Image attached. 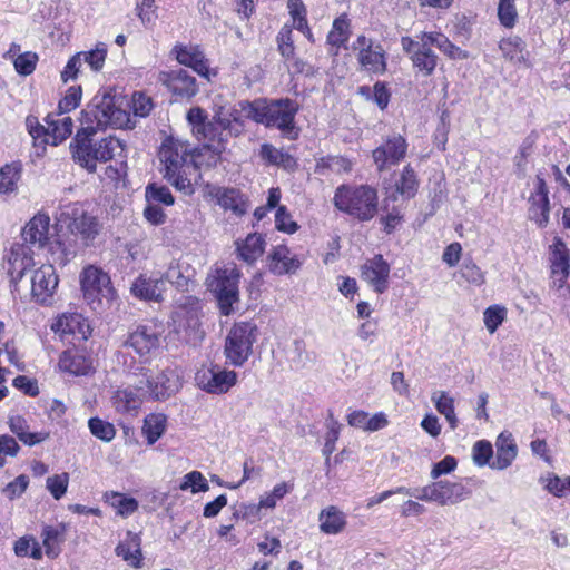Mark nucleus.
<instances>
[{
	"label": "nucleus",
	"instance_id": "f257e3e1",
	"mask_svg": "<svg viewBox=\"0 0 570 570\" xmlns=\"http://www.w3.org/2000/svg\"><path fill=\"white\" fill-rule=\"evenodd\" d=\"M198 150L190 144L174 137L166 138L159 149V159L164 166V178L178 191L193 195L195 187L190 176L203 164Z\"/></svg>",
	"mask_w": 570,
	"mask_h": 570
},
{
	"label": "nucleus",
	"instance_id": "f03ea898",
	"mask_svg": "<svg viewBox=\"0 0 570 570\" xmlns=\"http://www.w3.org/2000/svg\"><path fill=\"white\" fill-rule=\"evenodd\" d=\"M51 218L46 212L35 214L21 228V239L39 249H46L53 263L66 265L75 255V252L60 239L58 235H51Z\"/></svg>",
	"mask_w": 570,
	"mask_h": 570
},
{
	"label": "nucleus",
	"instance_id": "7ed1b4c3",
	"mask_svg": "<svg viewBox=\"0 0 570 570\" xmlns=\"http://www.w3.org/2000/svg\"><path fill=\"white\" fill-rule=\"evenodd\" d=\"M55 219L57 228L66 230L85 246L92 245L102 228L98 217L80 202L61 205Z\"/></svg>",
	"mask_w": 570,
	"mask_h": 570
},
{
	"label": "nucleus",
	"instance_id": "20e7f679",
	"mask_svg": "<svg viewBox=\"0 0 570 570\" xmlns=\"http://www.w3.org/2000/svg\"><path fill=\"white\" fill-rule=\"evenodd\" d=\"M333 204L340 212L360 222H368L377 214V190L370 185L344 184L335 189Z\"/></svg>",
	"mask_w": 570,
	"mask_h": 570
},
{
	"label": "nucleus",
	"instance_id": "39448f33",
	"mask_svg": "<svg viewBox=\"0 0 570 570\" xmlns=\"http://www.w3.org/2000/svg\"><path fill=\"white\" fill-rule=\"evenodd\" d=\"M252 114V120L265 127L277 128L284 135L291 136L295 129V116L298 112V104L289 98L284 99H256L254 106H247Z\"/></svg>",
	"mask_w": 570,
	"mask_h": 570
},
{
	"label": "nucleus",
	"instance_id": "423d86ee",
	"mask_svg": "<svg viewBox=\"0 0 570 570\" xmlns=\"http://www.w3.org/2000/svg\"><path fill=\"white\" fill-rule=\"evenodd\" d=\"M186 118L191 127L194 136L198 140L206 142L200 149H198L199 155L203 156L208 154L207 165H216L220 154L226 148L228 134H225L226 130H223L214 118L209 120L206 110L200 107L190 108Z\"/></svg>",
	"mask_w": 570,
	"mask_h": 570
},
{
	"label": "nucleus",
	"instance_id": "0eeeda50",
	"mask_svg": "<svg viewBox=\"0 0 570 570\" xmlns=\"http://www.w3.org/2000/svg\"><path fill=\"white\" fill-rule=\"evenodd\" d=\"M129 121V115L116 105L115 97L104 94L95 96L82 110L81 124L88 135H95L106 127L121 128Z\"/></svg>",
	"mask_w": 570,
	"mask_h": 570
},
{
	"label": "nucleus",
	"instance_id": "6e6552de",
	"mask_svg": "<svg viewBox=\"0 0 570 570\" xmlns=\"http://www.w3.org/2000/svg\"><path fill=\"white\" fill-rule=\"evenodd\" d=\"M46 126L38 121L35 116L26 118V127L29 135L35 141V146H39L42 151L46 145L58 146L68 139L73 130V120L69 115L58 110L50 112L45 118Z\"/></svg>",
	"mask_w": 570,
	"mask_h": 570
},
{
	"label": "nucleus",
	"instance_id": "1a4fd4ad",
	"mask_svg": "<svg viewBox=\"0 0 570 570\" xmlns=\"http://www.w3.org/2000/svg\"><path fill=\"white\" fill-rule=\"evenodd\" d=\"M200 301L195 296H180L176 299L171 315V326L179 338L196 345L204 337L200 324Z\"/></svg>",
	"mask_w": 570,
	"mask_h": 570
},
{
	"label": "nucleus",
	"instance_id": "9d476101",
	"mask_svg": "<svg viewBox=\"0 0 570 570\" xmlns=\"http://www.w3.org/2000/svg\"><path fill=\"white\" fill-rule=\"evenodd\" d=\"M240 272L233 263L216 267L207 277V285L215 294L220 313L229 315L238 301Z\"/></svg>",
	"mask_w": 570,
	"mask_h": 570
},
{
	"label": "nucleus",
	"instance_id": "9b49d317",
	"mask_svg": "<svg viewBox=\"0 0 570 570\" xmlns=\"http://www.w3.org/2000/svg\"><path fill=\"white\" fill-rule=\"evenodd\" d=\"M549 287L559 297L570 296V249L560 238L554 237L548 247Z\"/></svg>",
	"mask_w": 570,
	"mask_h": 570
},
{
	"label": "nucleus",
	"instance_id": "f8f14e48",
	"mask_svg": "<svg viewBox=\"0 0 570 570\" xmlns=\"http://www.w3.org/2000/svg\"><path fill=\"white\" fill-rule=\"evenodd\" d=\"M258 328L252 322L235 323L229 330L224 346L227 362L236 367L243 366L253 353Z\"/></svg>",
	"mask_w": 570,
	"mask_h": 570
},
{
	"label": "nucleus",
	"instance_id": "ddd939ff",
	"mask_svg": "<svg viewBox=\"0 0 570 570\" xmlns=\"http://www.w3.org/2000/svg\"><path fill=\"white\" fill-rule=\"evenodd\" d=\"M79 281L83 298L92 308L102 305L104 301L110 302L115 298L116 292L110 276L101 267L86 266L80 273Z\"/></svg>",
	"mask_w": 570,
	"mask_h": 570
},
{
	"label": "nucleus",
	"instance_id": "4468645a",
	"mask_svg": "<svg viewBox=\"0 0 570 570\" xmlns=\"http://www.w3.org/2000/svg\"><path fill=\"white\" fill-rule=\"evenodd\" d=\"M139 390L146 402H164L174 396L181 387L179 375L169 367L155 374H144Z\"/></svg>",
	"mask_w": 570,
	"mask_h": 570
},
{
	"label": "nucleus",
	"instance_id": "2eb2a0df",
	"mask_svg": "<svg viewBox=\"0 0 570 570\" xmlns=\"http://www.w3.org/2000/svg\"><path fill=\"white\" fill-rule=\"evenodd\" d=\"M238 381V375L233 370H227L219 364H204L195 374L197 387L208 394L222 395L228 393Z\"/></svg>",
	"mask_w": 570,
	"mask_h": 570
},
{
	"label": "nucleus",
	"instance_id": "dca6fc26",
	"mask_svg": "<svg viewBox=\"0 0 570 570\" xmlns=\"http://www.w3.org/2000/svg\"><path fill=\"white\" fill-rule=\"evenodd\" d=\"M426 35H429V32L417 35L416 40L411 37H402L401 45L402 49L410 55L414 68L424 76H430L436 67L438 56L431 49L433 42H429L425 39Z\"/></svg>",
	"mask_w": 570,
	"mask_h": 570
},
{
	"label": "nucleus",
	"instance_id": "f3484780",
	"mask_svg": "<svg viewBox=\"0 0 570 570\" xmlns=\"http://www.w3.org/2000/svg\"><path fill=\"white\" fill-rule=\"evenodd\" d=\"M161 345V331L155 324H145L137 326L127 337L126 347H130L141 358L147 362L157 353Z\"/></svg>",
	"mask_w": 570,
	"mask_h": 570
},
{
	"label": "nucleus",
	"instance_id": "a211bd4d",
	"mask_svg": "<svg viewBox=\"0 0 570 570\" xmlns=\"http://www.w3.org/2000/svg\"><path fill=\"white\" fill-rule=\"evenodd\" d=\"M528 215L539 228H546L550 220L551 204L549 187L542 173H538L533 180V189L528 198Z\"/></svg>",
	"mask_w": 570,
	"mask_h": 570
},
{
	"label": "nucleus",
	"instance_id": "6ab92c4d",
	"mask_svg": "<svg viewBox=\"0 0 570 570\" xmlns=\"http://www.w3.org/2000/svg\"><path fill=\"white\" fill-rule=\"evenodd\" d=\"M58 284L59 278L53 264H42L31 275L32 299L41 305H51Z\"/></svg>",
	"mask_w": 570,
	"mask_h": 570
},
{
	"label": "nucleus",
	"instance_id": "aec40b11",
	"mask_svg": "<svg viewBox=\"0 0 570 570\" xmlns=\"http://www.w3.org/2000/svg\"><path fill=\"white\" fill-rule=\"evenodd\" d=\"M354 48L358 50L357 59L363 69L374 75L385 72L386 57L381 45H374L372 39L358 36Z\"/></svg>",
	"mask_w": 570,
	"mask_h": 570
},
{
	"label": "nucleus",
	"instance_id": "412c9836",
	"mask_svg": "<svg viewBox=\"0 0 570 570\" xmlns=\"http://www.w3.org/2000/svg\"><path fill=\"white\" fill-rule=\"evenodd\" d=\"M247 106H254V101L243 100L229 109L219 107L214 110V120L229 136H238L244 129L245 120H252V114L247 111Z\"/></svg>",
	"mask_w": 570,
	"mask_h": 570
},
{
	"label": "nucleus",
	"instance_id": "4be33fe9",
	"mask_svg": "<svg viewBox=\"0 0 570 570\" xmlns=\"http://www.w3.org/2000/svg\"><path fill=\"white\" fill-rule=\"evenodd\" d=\"M406 150V139L401 135H392L384 144L373 150L372 156L377 169L382 171L404 159Z\"/></svg>",
	"mask_w": 570,
	"mask_h": 570
},
{
	"label": "nucleus",
	"instance_id": "5701e85b",
	"mask_svg": "<svg viewBox=\"0 0 570 570\" xmlns=\"http://www.w3.org/2000/svg\"><path fill=\"white\" fill-rule=\"evenodd\" d=\"M303 265L298 255L286 245H276L271 248L266 257L268 271L277 276L295 274Z\"/></svg>",
	"mask_w": 570,
	"mask_h": 570
},
{
	"label": "nucleus",
	"instance_id": "b1692460",
	"mask_svg": "<svg viewBox=\"0 0 570 570\" xmlns=\"http://www.w3.org/2000/svg\"><path fill=\"white\" fill-rule=\"evenodd\" d=\"M391 266L382 255H375L361 266V277L375 293L382 294L389 288Z\"/></svg>",
	"mask_w": 570,
	"mask_h": 570
},
{
	"label": "nucleus",
	"instance_id": "393cba45",
	"mask_svg": "<svg viewBox=\"0 0 570 570\" xmlns=\"http://www.w3.org/2000/svg\"><path fill=\"white\" fill-rule=\"evenodd\" d=\"M171 52L180 65L191 68L200 77L209 80L212 76H216V72L210 70L209 62L199 46L179 43L173 48Z\"/></svg>",
	"mask_w": 570,
	"mask_h": 570
},
{
	"label": "nucleus",
	"instance_id": "a878e982",
	"mask_svg": "<svg viewBox=\"0 0 570 570\" xmlns=\"http://www.w3.org/2000/svg\"><path fill=\"white\" fill-rule=\"evenodd\" d=\"M144 402L146 401L139 385L117 387L110 396L111 406L121 415L136 416Z\"/></svg>",
	"mask_w": 570,
	"mask_h": 570
},
{
	"label": "nucleus",
	"instance_id": "bb28decb",
	"mask_svg": "<svg viewBox=\"0 0 570 570\" xmlns=\"http://www.w3.org/2000/svg\"><path fill=\"white\" fill-rule=\"evenodd\" d=\"M61 372L75 376H88L96 372L94 358L79 350H67L62 352L58 362Z\"/></svg>",
	"mask_w": 570,
	"mask_h": 570
},
{
	"label": "nucleus",
	"instance_id": "cd10ccee",
	"mask_svg": "<svg viewBox=\"0 0 570 570\" xmlns=\"http://www.w3.org/2000/svg\"><path fill=\"white\" fill-rule=\"evenodd\" d=\"M204 196L225 210H232L237 215H243L246 212V204L237 189L207 184L204 188Z\"/></svg>",
	"mask_w": 570,
	"mask_h": 570
},
{
	"label": "nucleus",
	"instance_id": "c85d7f7f",
	"mask_svg": "<svg viewBox=\"0 0 570 570\" xmlns=\"http://www.w3.org/2000/svg\"><path fill=\"white\" fill-rule=\"evenodd\" d=\"M160 80L177 97L189 99L198 92L196 79L184 69L163 72Z\"/></svg>",
	"mask_w": 570,
	"mask_h": 570
},
{
	"label": "nucleus",
	"instance_id": "c756f323",
	"mask_svg": "<svg viewBox=\"0 0 570 570\" xmlns=\"http://www.w3.org/2000/svg\"><path fill=\"white\" fill-rule=\"evenodd\" d=\"M51 330L60 335H72L86 341L91 335L88 321L79 313H63L51 324Z\"/></svg>",
	"mask_w": 570,
	"mask_h": 570
},
{
	"label": "nucleus",
	"instance_id": "7c9ffc66",
	"mask_svg": "<svg viewBox=\"0 0 570 570\" xmlns=\"http://www.w3.org/2000/svg\"><path fill=\"white\" fill-rule=\"evenodd\" d=\"M72 159L89 173L97 170L99 158L95 157L96 141L78 134L70 144Z\"/></svg>",
	"mask_w": 570,
	"mask_h": 570
},
{
	"label": "nucleus",
	"instance_id": "2f4dec72",
	"mask_svg": "<svg viewBox=\"0 0 570 570\" xmlns=\"http://www.w3.org/2000/svg\"><path fill=\"white\" fill-rule=\"evenodd\" d=\"M30 244L24 242L12 244L7 259L9 264V272L11 275L16 273V278L21 279L24 272L33 266V250Z\"/></svg>",
	"mask_w": 570,
	"mask_h": 570
},
{
	"label": "nucleus",
	"instance_id": "473e14b6",
	"mask_svg": "<svg viewBox=\"0 0 570 570\" xmlns=\"http://www.w3.org/2000/svg\"><path fill=\"white\" fill-rule=\"evenodd\" d=\"M165 291V281L161 276L140 275L131 285L134 296L145 299L158 302L161 299Z\"/></svg>",
	"mask_w": 570,
	"mask_h": 570
},
{
	"label": "nucleus",
	"instance_id": "72a5a7b5",
	"mask_svg": "<svg viewBox=\"0 0 570 570\" xmlns=\"http://www.w3.org/2000/svg\"><path fill=\"white\" fill-rule=\"evenodd\" d=\"M236 252L239 259L247 264H254L265 252V238L262 234L252 233L244 239L235 242Z\"/></svg>",
	"mask_w": 570,
	"mask_h": 570
},
{
	"label": "nucleus",
	"instance_id": "f704fd0d",
	"mask_svg": "<svg viewBox=\"0 0 570 570\" xmlns=\"http://www.w3.org/2000/svg\"><path fill=\"white\" fill-rule=\"evenodd\" d=\"M115 552L129 566L139 569L142 566L141 538L139 534L128 531L122 541L118 543Z\"/></svg>",
	"mask_w": 570,
	"mask_h": 570
},
{
	"label": "nucleus",
	"instance_id": "c9c22d12",
	"mask_svg": "<svg viewBox=\"0 0 570 570\" xmlns=\"http://www.w3.org/2000/svg\"><path fill=\"white\" fill-rule=\"evenodd\" d=\"M165 278L177 288L190 291L195 287V269L183 261H174L169 264Z\"/></svg>",
	"mask_w": 570,
	"mask_h": 570
},
{
	"label": "nucleus",
	"instance_id": "e433bc0d",
	"mask_svg": "<svg viewBox=\"0 0 570 570\" xmlns=\"http://www.w3.org/2000/svg\"><path fill=\"white\" fill-rule=\"evenodd\" d=\"M320 531L324 534L335 535L344 531L347 525L346 514L336 505H328L318 514Z\"/></svg>",
	"mask_w": 570,
	"mask_h": 570
},
{
	"label": "nucleus",
	"instance_id": "4c0bfd02",
	"mask_svg": "<svg viewBox=\"0 0 570 570\" xmlns=\"http://www.w3.org/2000/svg\"><path fill=\"white\" fill-rule=\"evenodd\" d=\"M10 431L26 445L33 446L46 441L48 431L30 432L27 420L21 415H11L8 420Z\"/></svg>",
	"mask_w": 570,
	"mask_h": 570
},
{
	"label": "nucleus",
	"instance_id": "58836bf2",
	"mask_svg": "<svg viewBox=\"0 0 570 570\" xmlns=\"http://www.w3.org/2000/svg\"><path fill=\"white\" fill-rule=\"evenodd\" d=\"M96 158H99L100 163H107L116 159L119 163L125 164L126 159V145L122 140L109 136L100 140H96Z\"/></svg>",
	"mask_w": 570,
	"mask_h": 570
},
{
	"label": "nucleus",
	"instance_id": "ea45409f",
	"mask_svg": "<svg viewBox=\"0 0 570 570\" xmlns=\"http://www.w3.org/2000/svg\"><path fill=\"white\" fill-rule=\"evenodd\" d=\"M465 497V489L461 483L448 481L434 482V503L440 505L455 504Z\"/></svg>",
	"mask_w": 570,
	"mask_h": 570
},
{
	"label": "nucleus",
	"instance_id": "a19ab883",
	"mask_svg": "<svg viewBox=\"0 0 570 570\" xmlns=\"http://www.w3.org/2000/svg\"><path fill=\"white\" fill-rule=\"evenodd\" d=\"M168 417L165 413L154 412L145 416L141 432L148 444H155L166 432Z\"/></svg>",
	"mask_w": 570,
	"mask_h": 570
},
{
	"label": "nucleus",
	"instance_id": "79ce46f5",
	"mask_svg": "<svg viewBox=\"0 0 570 570\" xmlns=\"http://www.w3.org/2000/svg\"><path fill=\"white\" fill-rule=\"evenodd\" d=\"M102 500L115 510L117 515L121 518H128L134 514L139 507V503L135 498L117 491H106L102 495Z\"/></svg>",
	"mask_w": 570,
	"mask_h": 570
},
{
	"label": "nucleus",
	"instance_id": "37998d69",
	"mask_svg": "<svg viewBox=\"0 0 570 570\" xmlns=\"http://www.w3.org/2000/svg\"><path fill=\"white\" fill-rule=\"evenodd\" d=\"M501 52L505 59L514 66L529 67V53L525 50V45L519 37L508 38L501 40Z\"/></svg>",
	"mask_w": 570,
	"mask_h": 570
},
{
	"label": "nucleus",
	"instance_id": "c03bdc74",
	"mask_svg": "<svg viewBox=\"0 0 570 570\" xmlns=\"http://www.w3.org/2000/svg\"><path fill=\"white\" fill-rule=\"evenodd\" d=\"M417 187L419 181L415 171L411 166H405L395 183V190L390 194V198L396 200L400 196L403 199H410L415 196Z\"/></svg>",
	"mask_w": 570,
	"mask_h": 570
},
{
	"label": "nucleus",
	"instance_id": "a18cd8bd",
	"mask_svg": "<svg viewBox=\"0 0 570 570\" xmlns=\"http://www.w3.org/2000/svg\"><path fill=\"white\" fill-rule=\"evenodd\" d=\"M436 411L443 415L452 430L459 426V419L455 414L454 399L445 391L434 392L431 396Z\"/></svg>",
	"mask_w": 570,
	"mask_h": 570
},
{
	"label": "nucleus",
	"instance_id": "49530a36",
	"mask_svg": "<svg viewBox=\"0 0 570 570\" xmlns=\"http://www.w3.org/2000/svg\"><path fill=\"white\" fill-rule=\"evenodd\" d=\"M67 528L63 523L56 527L46 525L42 530V541L46 554L49 558H56L60 553V544L65 540Z\"/></svg>",
	"mask_w": 570,
	"mask_h": 570
},
{
	"label": "nucleus",
	"instance_id": "de8ad7c7",
	"mask_svg": "<svg viewBox=\"0 0 570 570\" xmlns=\"http://www.w3.org/2000/svg\"><path fill=\"white\" fill-rule=\"evenodd\" d=\"M294 490V483L291 481H283L274 485L269 492L261 495L258 504L253 508L256 510L266 509L273 510L277 503L283 500L288 493Z\"/></svg>",
	"mask_w": 570,
	"mask_h": 570
},
{
	"label": "nucleus",
	"instance_id": "09e8293b",
	"mask_svg": "<svg viewBox=\"0 0 570 570\" xmlns=\"http://www.w3.org/2000/svg\"><path fill=\"white\" fill-rule=\"evenodd\" d=\"M429 42L440 49L445 56L454 60H463L469 58V53L460 47L452 43L446 36L441 32H429L425 36Z\"/></svg>",
	"mask_w": 570,
	"mask_h": 570
},
{
	"label": "nucleus",
	"instance_id": "8fccbe9b",
	"mask_svg": "<svg viewBox=\"0 0 570 570\" xmlns=\"http://www.w3.org/2000/svg\"><path fill=\"white\" fill-rule=\"evenodd\" d=\"M350 35L351 30L347 14H341L334 20L332 24V29L327 35V43L338 50L341 47L345 46Z\"/></svg>",
	"mask_w": 570,
	"mask_h": 570
},
{
	"label": "nucleus",
	"instance_id": "3c124183",
	"mask_svg": "<svg viewBox=\"0 0 570 570\" xmlns=\"http://www.w3.org/2000/svg\"><path fill=\"white\" fill-rule=\"evenodd\" d=\"M259 156L269 165L282 166L285 169H293L296 166V160L289 154L275 148L271 144H263L261 146Z\"/></svg>",
	"mask_w": 570,
	"mask_h": 570
},
{
	"label": "nucleus",
	"instance_id": "603ef678",
	"mask_svg": "<svg viewBox=\"0 0 570 570\" xmlns=\"http://www.w3.org/2000/svg\"><path fill=\"white\" fill-rule=\"evenodd\" d=\"M108 47L105 42H97L95 48L87 51H79L83 63L94 71L99 72L107 58Z\"/></svg>",
	"mask_w": 570,
	"mask_h": 570
},
{
	"label": "nucleus",
	"instance_id": "864d4df0",
	"mask_svg": "<svg viewBox=\"0 0 570 570\" xmlns=\"http://www.w3.org/2000/svg\"><path fill=\"white\" fill-rule=\"evenodd\" d=\"M543 489L556 498H563L570 493V476L560 478L553 472L541 478Z\"/></svg>",
	"mask_w": 570,
	"mask_h": 570
},
{
	"label": "nucleus",
	"instance_id": "5fc2aeb1",
	"mask_svg": "<svg viewBox=\"0 0 570 570\" xmlns=\"http://www.w3.org/2000/svg\"><path fill=\"white\" fill-rule=\"evenodd\" d=\"M353 168V163L348 158L344 156H326L322 157L317 160L316 169L320 173H324L325 170L343 174L350 173Z\"/></svg>",
	"mask_w": 570,
	"mask_h": 570
},
{
	"label": "nucleus",
	"instance_id": "6e6d98bb",
	"mask_svg": "<svg viewBox=\"0 0 570 570\" xmlns=\"http://www.w3.org/2000/svg\"><path fill=\"white\" fill-rule=\"evenodd\" d=\"M145 197L147 203L156 205L171 206L175 204V197L170 189L156 183L148 184L145 188Z\"/></svg>",
	"mask_w": 570,
	"mask_h": 570
},
{
	"label": "nucleus",
	"instance_id": "4d7b16f0",
	"mask_svg": "<svg viewBox=\"0 0 570 570\" xmlns=\"http://www.w3.org/2000/svg\"><path fill=\"white\" fill-rule=\"evenodd\" d=\"M179 490L190 491L193 494L207 492L209 490L206 478L199 471H191L185 474L179 483Z\"/></svg>",
	"mask_w": 570,
	"mask_h": 570
},
{
	"label": "nucleus",
	"instance_id": "13d9d810",
	"mask_svg": "<svg viewBox=\"0 0 570 570\" xmlns=\"http://www.w3.org/2000/svg\"><path fill=\"white\" fill-rule=\"evenodd\" d=\"M360 94L367 99H372L380 109H385L390 102L391 94L384 82H376L371 89L367 86L360 88Z\"/></svg>",
	"mask_w": 570,
	"mask_h": 570
},
{
	"label": "nucleus",
	"instance_id": "bf43d9fd",
	"mask_svg": "<svg viewBox=\"0 0 570 570\" xmlns=\"http://www.w3.org/2000/svg\"><path fill=\"white\" fill-rule=\"evenodd\" d=\"M14 553L18 557H30L35 560L42 558V550L38 541L31 537H23L14 542Z\"/></svg>",
	"mask_w": 570,
	"mask_h": 570
},
{
	"label": "nucleus",
	"instance_id": "052dcab7",
	"mask_svg": "<svg viewBox=\"0 0 570 570\" xmlns=\"http://www.w3.org/2000/svg\"><path fill=\"white\" fill-rule=\"evenodd\" d=\"M275 228L287 235H293L299 229V225L293 219L292 214L284 205H279L276 209Z\"/></svg>",
	"mask_w": 570,
	"mask_h": 570
},
{
	"label": "nucleus",
	"instance_id": "680f3d73",
	"mask_svg": "<svg viewBox=\"0 0 570 570\" xmlns=\"http://www.w3.org/2000/svg\"><path fill=\"white\" fill-rule=\"evenodd\" d=\"M89 430L96 438L109 442L116 435V429L114 424L99 417H91L88 422Z\"/></svg>",
	"mask_w": 570,
	"mask_h": 570
},
{
	"label": "nucleus",
	"instance_id": "e2e57ef3",
	"mask_svg": "<svg viewBox=\"0 0 570 570\" xmlns=\"http://www.w3.org/2000/svg\"><path fill=\"white\" fill-rule=\"evenodd\" d=\"M82 90L80 86H71L66 95L59 100L57 110L69 115L70 111L75 110L81 101Z\"/></svg>",
	"mask_w": 570,
	"mask_h": 570
},
{
	"label": "nucleus",
	"instance_id": "0e129e2a",
	"mask_svg": "<svg viewBox=\"0 0 570 570\" xmlns=\"http://www.w3.org/2000/svg\"><path fill=\"white\" fill-rule=\"evenodd\" d=\"M69 474L67 472L49 476L46 481V488L50 494L56 499H61L68 489Z\"/></svg>",
	"mask_w": 570,
	"mask_h": 570
},
{
	"label": "nucleus",
	"instance_id": "69168bd1",
	"mask_svg": "<svg viewBox=\"0 0 570 570\" xmlns=\"http://www.w3.org/2000/svg\"><path fill=\"white\" fill-rule=\"evenodd\" d=\"M493 456L492 444L487 440H480L472 448V459L475 465L484 466L489 464Z\"/></svg>",
	"mask_w": 570,
	"mask_h": 570
},
{
	"label": "nucleus",
	"instance_id": "338daca9",
	"mask_svg": "<svg viewBox=\"0 0 570 570\" xmlns=\"http://www.w3.org/2000/svg\"><path fill=\"white\" fill-rule=\"evenodd\" d=\"M20 451V445L17 440L9 435H0V468H3L7 463V458H14Z\"/></svg>",
	"mask_w": 570,
	"mask_h": 570
},
{
	"label": "nucleus",
	"instance_id": "774afa93",
	"mask_svg": "<svg viewBox=\"0 0 570 570\" xmlns=\"http://www.w3.org/2000/svg\"><path fill=\"white\" fill-rule=\"evenodd\" d=\"M38 62V56L35 52L27 51L21 55H19L14 59V69L19 75L28 76L31 75L37 66Z\"/></svg>",
	"mask_w": 570,
	"mask_h": 570
}]
</instances>
